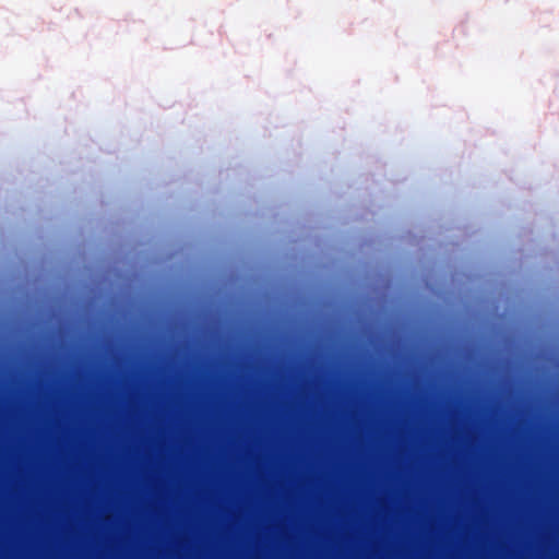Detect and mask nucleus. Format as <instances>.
<instances>
[{
    "instance_id": "nucleus-1",
    "label": "nucleus",
    "mask_w": 559,
    "mask_h": 559,
    "mask_svg": "<svg viewBox=\"0 0 559 559\" xmlns=\"http://www.w3.org/2000/svg\"><path fill=\"white\" fill-rule=\"evenodd\" d=\"M307 524H308V556L310 557L311 554V533H314V515H311L310 513L307 516Z\"/></svg>"
},
{
    "instance_id": "nucleus-2",
    "label": "nucleus",
    "mask_w": 559,
    "mask_h": 559,
    "mask_svg": "<svg viewBox=\"0 0 559 559\" xmlns=\"http://www.w3.org/2000/svg\"><path fill=\"white\" fill-rule=\"evenodd\" d=\"M307 479H308V483H309V484H310L311 481H313V483H314V473L311 475V472L309 471V472H308V477H307Z\"/></svg>"
},
{
    "instance_id": "nucleus-3",
    "label": "nucleus",
    "mask_w": 559,
    "mask_h": 559,
    "mask_svg": "<svg viewBox=\"0 0 559 559\" xmlns=\"http://www.w3.org/2000/svg\"><path fill=\"white\" fill-rule=\"evenodd\" d=\"M316 524H317V525H318V524H323V523L321 522V519H320V516H319V512H318V511H317V521H316Z\"/></svg>"
},
{
    "instance_id": "nucleus-4",
    "label": "nucleus",
    "mask_w": 559,
    "mask_h": 559,
    "mask_svg": "<svg viewBox=\"0 0 559 559\" xmlns=\"http://www.w3.org/2000/svg\"><path fill=\"white\" fill-rule=\"evenodd\" d=\"M325 352H316L317 355V361L321 358V354H324Z\"/></svg>"
},
{
    "instance_id": "nucleus-5",
    "label": "nucleus",
    "mask_w": 559,
    "mask_h": 559,
    "mask_svg": "<svg viewBox=\"0 0 559 559\" xmlns=\"http://www.w3.org/2000/svg\"><path fill=\"white\" fill-rule=\"evenodd\" d=\"M316 412H317V413L319 412V406H318V405L316 406Z\"/></svg>"
},
{
    "instance_id": "nucleus-6",
    "label": "nucleus",
    "mask_w": 559,
    "mask_h": 559,
    "mask_svg": "<svg viewBox=\"0 0 559 559\" xmlns=\"http://www.w3.org/2000/svg\"><path fill=\"white\" fill-rule=\"evenodd\" d=\"M316 412H317V413L319 412V406H318V405L316 406Z\"/></svg>"
}]
</instances>
